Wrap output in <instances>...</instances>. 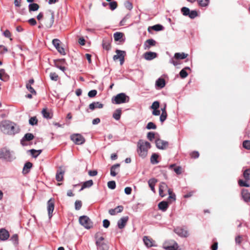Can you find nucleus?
<instances>
[{
	"mask_svg": "<svg viewBox=\"0 0 250 250\" xmlns=\"http://www.w3.org/2000/svg\"><path fill=\"white\" fill-rule=\"evenodd\" d=\"M0 129L3 133L8 135H15L20 131L19 126L9 120H4L0 123Z\"/></svg>",
	"mask_w": 250,
	"mask_h": 250,
	"instance_id": "1",
	"label": "nucleus"
},
{
	"mask_svg": "<svg viewBox=\"0 0 250 250\" xmlns=\"http://www.w3.org/2000/svg\"><path fill=\"white\" fill-rule=\"evenodd\" d=\"M151 148L150 144L143 140H139L137 144V152L142 159L146 157L148 154V150Z\"/></svg>",
	"mask_w": 250,
	"mask_h": 250,
	"instance_id": "2",
	"label": "nucleus"
},
{
	"mask_svg": "<svg viewBox=\"0 0 250 250\" xmlns=\"http://www.w3.org/2000/svg\"><path fill=\"white\" fill-rule=\"evenodd\" d=\"M96 245L99 250H108V246L107 244L105 243L104 238L102 236L98 237V234H96Z\"/></svg>",
	"mask_w": 250,
	"mask_h": 250,
	"instance_id": "3",
	"label": "nucleus"
},
{
	"mask_svg": "<svg viewBox=\"0 0 250 250\" xmlns=\"http://www.w3.org/2000/svg\"><path fill=\"white\" fill-rule=\"evenodd\" d=\"M181 11L184 16H188L192 19L198 16V13L196 10L190 11L189 9L186 7H182Z\"/></svg>",
	"mask_w": 250,
	"mask_h": 250,
	"instance_id": "4",
	"label": "nucleus"
},
{
	"mask_svg": "<svg viewBox=\"0 0 250 250\" xmlns=\"http://www.w3.org/2000/svg\"><path fill=\"white\" fill-rule=\"evenodd\" d=\"M79 221L81 225L87 229L92 227V223L87 216L83 215L80 217Z\"/></svg>",
	"mask_w": 250,
	"mask_h": 250,
	"instance_id": "5",
	"label": "nucleus"
},
{
	"mask_svg": "<svg viewBox=\"0 0 250 250\" xmlns=\"http://www.w3.org/2000/svg\"><path fill=\"white\" fill-rule=\"evenodd\" d=\"M115 103L116 104H120L122 103H125L128 102L129 101V97L127 96L125 93H121L117 94L114 98Z\"/></svg>",
	"mask_w": 250,
	"mask_h": 250,
	"instance_id": "6",
	"label": "nucleus"
},
{
	"mask_svg": "<svg viewBox=\"0 0 250 250\" xmlns=\"http://www.w3.org/2000/svg\"><path fill=\"white\" fill-rule=\"evenodd\" d=\"M45 20L46 27H51L54 21V13L52 11H49L46 16Z\"/></svg>",
	"mask_w": 250,
	"mask_h": 250,
	"instance_id": "7",
	"label": "nucleus"
},
{
	"mask_svg": "<svg viewBox=\"0 0 250 250\" xmlns=\"http://www.w3.org/2000/svg\"><path fill=\"white\" fill-rule=\"evenodd\" d=\"M71 140L76 145H80L85 142L84 137L80 134H75L71 136Z\"/></svg>",
	"mask_w": 250,
	"mask_h": 250,
	"instance_id": "8",
	"label": "nucleus"
},
{
	"mask_svg": "<svg viewBox=\"0 0 250 250\" xmlns=\"http://www.w3.org/2000/svg\"><path fill=\"white\" fill-rule=\"evenodd\" d=\"M0 158L8 161H11L13 159L10 151L5 148L1 149L0 151Z\"/></svg>",
	"mask_w": 250,
	"mask_h": 250,
	"instance_id": "9",
	"label": "nucleus"
},
{
	"mask_svg": "<svg viewBox=\"0 0 250 250\" xmlns=\"http://www.w3.org/2000/svg\"><path fill=\"white\" fill-rule=\"evenodd\" d=\"M116 55L113 56V60L116 61L118 59L120 60V64L122 65L125 61V51H122L120 50H116Z\"/></svg>",
	"mask_w": 250,
	"mask_h": 250,
	"instance_id": "10",
	"label": "nucleus"
},
{
	"mask_svg": "<svg viewBox=\"0 0 250 250\" xmlns=\"http://www.w3.org/2000/svg\"><path fill=\"white\" fill-rule=\"evenodd\" d=\"M174 231L181 237H187L189 235L188 231L183 227H177L174 229Z\"/></svg>",
	"mask_w": 250,
	"mask_h": 250,
	"instance_id": "11",
	"label": "nucleus"
},
{
	"mask_svg": "<svg viewBox=\"0 0 250 250\" xmlns=\"http://www.w3.org/2000/svg\"><path fill=\"white\" fill-rule=\"evenodd\" d=\"M156 147L160 149H165L167 148L168 145V143L167 141L158 139L155 141Z\"/></svg>",
	"mask_w": 250,
	"mask_h": 250,
	"instance_id": "12",
	"label": "nucleus"
},
{
	"mask_svg": "<svg viewBox=\"0 0 250 250\" xmlns=\"http://www.w3.org/2000/svg\"><path fill=\"white\" fill-rule=\"evenodd\" d=\"M54 209V201L52 199H49L47 202V211L49 218L52 216V213Z\"/></svg>",
	"mask_w": 250,
	"mask_h": 250,
	"instance_id": "13",
	"label": "nucleus"
},
{
	"mask_svg": "<svg viewBox=\"0 0 250 250\" xmlns=\"http://www.w3.org/2000/svg\"><path fill=\"white\" fill-rule=\"evenodd\" d=\"M168 186L164 182H161L159 185V195L162 197H164L166 196V194L164 193V191L166 190H168Z\"/></svg>",
	"mask_w": 250,
	"mask_h": 250,
	"instance_id": "14",
	"label": "nucleus"
},
{
	"mask_svg": "<svg viewBox=\"0 0 250 250\" xmlns=\"http://www.w3.org/2000/svg\"><path fill=\"white\" fill-rule=\"evenodd\" d=\"M163 248L166 250H180L179 247L176 242H172L170 246H167V243H164Z\"/></svg>",
	"mask_w": 250,
	"mask_h": 250,
	"instance_id": "15",
	"label": "nucleus"
},
{
	"mask_svg": "<svg viewBox=\"0 0 250 250\" xmlns=\"http://www.w3.org/2000/svg\"><path fill=\"white\" fill-rule=\"evenodd\" d=\"M128 216H124L122 217L118 221V227L119 229H123L126 225L128 220Z\"/></svg>",
	"mask_w": 250,
	"mask_h": 250,
	"instance_id": "16",
	"label": "nucleus"
},
{
	"mask_svg": "<svg viewBox=\"0 0 250 250\" xmlns=\"http://www.w3.org/2000/svg\"><path fill=\"white\" fill-rule=\"evenodd\" d=\"M9 237V232L4 229H0V240L2 241L6 240Z\"/></svg>",
	"mask_w": 250,
	"mask_h": 250,
	"instance_id": "17",
	"label": "nucleus"
},
{
	"mask_svg": "<svg viewBox=\"0 0 250 250\" xmlns=\"http://www.w3.org/2000/svg\"><path fill=\"white\" fill-rule=\"evenodd\" d=\"M143 241L145 245L148 248L154 246V244L155 241L148 236H144L143 238Z\"/></svg>",
	"mask_w": 250,
	"mask_h": 250,
	"instance_id": "18",
	"label": "nucleus"
},
{
	"mask_svg": "<svg viewBox=\"0 0 250 250\" xmlns=\"http://www.w3.org/2000/svg\"><path fill=\"white\" fill-rule=\"evenodd\" d=\"M42 114L44 118L50 119L53 117V113L47 108H43L42 111Z\"/></svg>",
	"mask_w": 250,
	"mask_h": 250,
	"instance_id": "19",
	"label": "nucleus"
},
{
	"mask_svg": "<svg viewBox=\"0 0 250 250\" xmlns=\"http://www.w3.org/2000/svg\"><path fill=\"white\" fill-rule=\"evenodd\" d=\"M34 137V135L32 133H26L21 140V144L22 145L24 146L25 145V144H24V141H31L33 139Z\"/></svg>",
	"mask_w": 250,
	"mask_h": 250,
	"instance_id": "20",
	"label": "nucleus"
},
{
	"mask_svg": "<svg viewBox=\"0 0 250 250\" xmlns=\"http://www.w3.org/2000/svg\"><path fill=\"white\" fill-rule=\"evenodd\" d=\"M241 194L243 199L245 202H248L250 201V193L247 189H243Z\"/></svg>",
	"mask_w": 250,
	"mask_h": 250,
	"instance_id": "21",
	"label": "nucleus"
},
{
	"mask_svg": "<svg viewBox=\"0 0 250 250\" xmlns=\"http://www.w3.org/2000/svg\"><path fill=\"white\" fill-rule=\"evenodd\" d=\"M103 106V104L99 102H93L89 105V108L91 110H93L96 108H102Z\"/></svg>",
	"mask_w": 250,
	"mask_h": 250,
	"instance_id": "22",
	"label": "nucleus"
},
{
	"mask_svg": "<svg viewBox=\"0 0 250 250\" xmlns=\"http://www.w3.org/2000/svg\"><path fill=\"white\" fill-rule=\"evenodd\" d=\"M157 57V54L155 52H147L144 54V58L146 60H151Z\"/></svg>",
	"mask_w": 250,
	"mask_h": 250,
	"instance_id": "23",
	"label": "nucleus"
},
{
	"mask_svg": "<svg viewBox=\"0 0 250 250\" xmlns=\"http://www.w3.org/2000/svg\"><path fill=\"white\" fill-rule=\"evenodd\" d=\"M123 36L124 34L122 32H115L113 35L114 40L116 42H124V39H123Z\"/></svg>",
	"mask_w": 250,
	"mask_h": 250,
	"instance_id": "24",
	"label": "nucleus"
},
{
	"mask_svg": "<svg viewBox=\"0 0 250 250\" xmlns=\"http://www.w3.org/2000/svg\"><path fill=\"white\" fill-rule=\"evenodd\" d=\"M156 42L153 39H148L146 40L144 44L145 49H148L151 46L155 45Z\"/></svg>",
	"mask_w": 250,
	"mask_h": 250,
	"instance_id": "25",
	"label": "nucleus"
},
{
	"mask_svg": "<svg viewBox=\"0 0 250 250\" xmlns=\"http://www.w3.org/2000/svg\"><path fill=\"white\" fill-rule=\"evenodd\" d=\"M156 86L162 88L165 87L166 85L165 80L163 78H159L156 81L155 83Z\"/></svg>",
	"mask_w": 250,
	"mask_h": 250,
	"instance_id": "26",
	"label": "nucleus"
},
{
	"mask_svg": "<svg viewBox=\"0 0 250 250\" xmlns=\"http://www.w3.org/2000/svg\"><path fill=\"white\" fill-rule=\"evenodd\" d=\"M151 30H153L155 31H159L164 30V27L161 24H156L152 26H149L148 27V31H150Z\"/></svg>",
	"mask_w": 250,
	"mask_h": 250,
	"instance_id": "27",
	"label": "nucleus"
},
{
	"mask_svg": "<svg viewBox=\"0 0 250 250\" xmlns=\"http://www.w3.org/2000/svg\"><path fill=\"white\" fill-rule=\"evenodd\" d=\"M168 203L166 201H162L158 204L159 209L162 210L163 211H166L168 208Z\"/></svg>",
	"mask_w": 250,
	"mask_h": 250,
	"instance_id": "28",
	"label": "nucleus"
},
{
	"mask_svg": "<svg viewBox=\"0 0 250 250\" xmlns=\"http://www.w3.org/2000/svg\"><path fill=\"white\" fill-rule=\"evenodd\" d=\"M102 45L103 48L105 49L106 50L108 51L110 50L111 48L110 40L107 39L103 40Z\"/></svg>",
	"mask_w": 250,
	"mask_h": 250,
	"instance_id": "29",
	"label": "nucleus"
},
{
	"mask_svg": "<svg viewBox=\"0 0 250 250\" xmlns=\"http://www.w3.org/2000/svg\"><path fill=\"white\" fill-rule=\"evenodd\" d=\"M157 182V180L155 178H151L149 179L148 181V184L149 186V187L151 188V190L155 192V185L156 183Z\"/></svg>",
	"mask_w": 250,
	"mask_h": 250,
	"instance_id": "30",
	"label": "nucleus"
},
{
	"mask_svg": "<svg viewBox=\"0 0 250 250\" xmlns=\"http://www.w3.org/2000/svg\"><path fill=\"white\" fill-rule=\"evenodd\" d=\"M32 167V164L30 162H26L23 168V173H27L29 171V169Z\"/></svg>",
	"mask_w": 250,
	"mask_h": 250,
	"instance_id": "31",
	"label": "nucleus"
},
{
	"mask_svg": "<svg viewBox=\"0 0 250 250\" xmlns=\"http://www.w3.org/2000/svg\"><path fill=\"white\" fill-rule=\"evenodd\" d=\"M93 184V181L92 180H90L84 182L82 185L81 188L80 189V191L83 190L85 188H87L91 187Z\"/></svg>",
	"mask_w": 250,
	"mask_h": 250,
	"instance_id": "32",
	"label": "nucleus"
},
{
	"mask_svg": "<svg viewBox=\"0 0 250 250\" xmlns=\"http://www.w3.org/2000/svg\"><path fill=\"white\" fill-rule=\"evenodd\" d=\"M120 167V164H117L113 165L110 168V175L112 176H115L117 175L116 169Z\"/></svg>",
	"mask_w": 250,
	"mask_h": 250,
	"instance_id": "33",
	"label": "nucleus"
},
{
	"mask_svg": "<svg viewBox=\"0 0 250 250\" xmlns=\"http://www.w3.org/2000/svg\"><path fill=\"white\" fill-rule=\"evenodd\" d=\"M159 156L156 153H153L150 157V162L152 164H157L159 163L158 158Z\"/></svg>",
	"mask_w": 250,
	"mask_h": 250,
	"instance_id": "34",
	"label": "nucleus"
},
{
	"mask_svg": "<svg viewBox=\"0 0 250 250\" xmlns=\"http://www.w3.org/2000/svg\"><path fill=\"white\" fill-rule=\"evenodd\" d=\"M188 55L185 53H176L174 54V58L176 59H184L188 57Z\"/></svg>",
	"mask_w": 250,
	"mask_h": 250,
	"instance_id": "35",
	"label": "nucleus"
},
{
	"mask_svg": "<svg viewBox=\"0 0 250 250\" xmlns=\"http://www.w3.org/2000/svg\"><path fill=\"white\" fill-rule=\"evenodd\" d=\"M64 171L62 170L58 171L56 175V180L58 182L62 181L63 179Z\"/></svg>",
	"mask_w": 250,
	"mask_h": 250,
	"instance_id": "36",
	"label": "nucleus"
},
{
	"mask_svg": "<svg viewBox=\"0 0 250 250\" xmlns=\"http://www.w3.org/2000/svg\"><path fill=\"white\" fill-rule=\"evenodd\" d=\"M29 11H37L39 8V5L36 3H30L29 4Z\"/></svg>",
	"mask_w": 250,
	"mask_h": 250,
	"instance_id": "37",
	"label": "nucleus"
},
{
	"mask_svg": "<svg viewBox=\"0 0 250 250\" xmlns=\"http://www.w3.org/2000/svg\"><path fill=\"white\" fill-rule=\"evenodd\" d=\"M122 113V110L121 109H117L115 110L114 113L113 114V117L116 120H119L121 118V115Z\"/></svg>",
	"mask_w": 250,
	"mask_h": 250,
	"instance_id": "38",
	"label": "nucleus"
},
{
	"mask_svg": "<svg viewBox=\"0 0 250 250\" xmlns=\"http://www.w3.org/2000/svg\"><path fill=\"white\" fill-rule=\"evenodd\" d=\"M187 69L189 70L190 68L188 67H186L180 72V76L182 78H185L188 76V74L186 71Z\"/></svg>",
	"mask_w": 250,
	"mask_h": 250,
	"instance_id": "39",
	"label": "nucleus"
},
{
	"mask_svg": "<svg viewBox=\"0 0 250 250\" xmlns=\"http://www.w3.org/2000/svg\"><path fill=\"white\" fill-rule=\"evenodd\" d=\"M243 177L246 181L250 180V168L245 170L243 172Z\"/></svg>",
	"mask_w": 250,
	"mask_h": 250,
	"instance_id": "40",
	"label": "nucleus"
},
{
	"mask_svg": "<svg viewBox=\"0 0 250 250\" xmlns=\"http://www.w3.org/2000/svg\"><path fill=\"white\" fill-rule=\"evenodd\" d=\"M199 5L202 7L207 6L209 2V0H197Z\"/></svg>",
	"mask_w": 250,
	"mask_h": 250,
	"instance_id": "41",
	"label": "nucleus"
},
{
	"mask_svg": "<svg viewBox=\"0 0 250 250\" xmlns=\"http://www.w3.org/2000/svg\"><path fill=\"white\" fill-rule=\"evenodd\" d=\"M238 184L240 187H249L250 185L247 182L246 180L244 181L242 179H240L238 182Z\"/></svg>",
	"mask_w": 250,
	"mask_h": 250,
	"instance_id": "42",
	"label": "nucleus"
},
{
	"mask_svg": "<svg viewBox=\"0 0 250 250\" xmlns=\"http://www.w3.org/2000/svg\"><path fill=\"white\" fill-rule=\"evenodd\" d=\"M168 193L169 194V200L172 199L173 201H175L176 200L175 194L172 192V191L171 189H168Z\"/></svg>",
	"mask_w": 250,
	"mask_h": 250,
	"instance_id": "43",
	"label": "nucleus"
},
{
	"mask_svg": "<svg viewBox=\"0 0 250 250\" xmlns=\"http://www.w3.org/2000/svg\"><path fill=\"white\" fill-rule=\"evenodd\" d=\"M29 123L32 125H36L38 124V120L36 117H32L30 118Z\"/></svg>",
	"mask_w": 250,
	"mask_h": 250,
	"instance_id": "44",
	"label": "nucleus"
},
{
	"mask_svg": "<svg viewBox=\"0 0 250 250\" xmlns=\"http://www.w3.org/2000/svg\"><path fill=\"white\" fill-rule=\"evenodd\" d=\"M49 76L50 79L53 81H57L58 80L59 76L58 74L55 72L50 73Z\"/></svg>",
	"mask_w": 250,
	"mask_h": 250,
	"instance_id": "45",
	"label": "nucleus"
},
{
	"mask_svg": "<svg viewBox=\"0 0 250 250\" xmlns=\"http://www.w3.org/2000/svg\"><path fill=\"white\" fill-rule=\"evenodd\" d=\"M107 186L108 188L114 189L116 188V183L114 181H111L107 183Z\"/></svg>",
	"mask_w": 250,
	"mask_h": 250,
	"instance_id": "46",
	"label": "nucleus"
},
{
	"mask_svg": "<svg viewBox=\"0 0 250 250\" xmlns=\"http://www.w3.org/2000/svg\"><path fill=\"white\" fill-rule=\"evenodd\" d=\"M26 88L29 90V91L34 95H36V92L34 90V89L29 84V83H26Z\"/></svg>",
	"mask_w": 250,
	"mask_h": 250,
	"instance_id": "47",
	"label": "nucleus"
},
{
	"mask_svg": "<svg viewBox=\"0 0 250 250\" xmlns=\"http://www.w3.org/2000/svg\"><path fill=\"white\" fill-rule=\"evenodd\" d=\"M243 146L248 150H250V141H244L243 143Z\"/></svg>",
	"mask_w": 250,
	"mask_h": 250,
	"instance_id": "48",
	"label": "nucleus"
},
{
	"mask_svg": "<svg viewBox=\"0 0 250 250\" xmlns=\"http://www.w3.org/2000/svg\"><path fill=\"white\" fill-rule=\"evenodd\" d=\"M146 128L147 129H155L156 128V125L153 122H149Z\"/></svg>",
	"mask_w": 250,
	"mask_h": 250,
	"instance_id": "49",
	"label": "nucleus"
},
{
	"mask_svg": "<svg viewBox=\"0 0 250 250\" xmlns=\"http://www.w3.org/2000/svg\"><path fill=\"white\" fill-rule=\"evenodd\" d=\"M167 116V112H162L160 117V120L161 123H163L166 120Z\"/></svg>",
	"mask_w": 250,
	"mask_h": 250,
	"instance_id": "50",
	"label": "nucleus"
},
{
	"mask_svg": "<svg viewBox=\"0 0 250 250\" xmlns=\"http://www.w3.org/2000/svg\"><path fill=\"white\" fill-rule=\"evenodd\" d=\"M160 106V103L158 101H155L152 104L150 108L152 109H157Z\"/></svg>",
	"mask_w": 250,
	"mask_h": 250,
	"instance_id": "51",
	"label": "nucleus"
},
{
	"mask_svg": "<svg viewBox=\"0 0 250 250\" xmlns=\"http://www.w3.org/2000/svg\"><path fill=\"white\" fill-rule=\"evenodd\" d=\"M110 9L111 10H115L117 7V3L116 1H111L109 3Z\"/></svg>",
	"mask_w": 250,
	"mask_h": 250,
	"instance_id": "52",
	"label": "nucleus"
},
{
	"mask_svg": "<svg viewBox=\"0 0 250 250\" xmlns=\"http://www.w3.org/2000/svg\"><path fill=\"white\" fill-rule=\"evenodd\" d=\"M82 202L81 201L77 200L75 203V208L76 210H79L82 207Z\"/></svg>",
	"mask_w": 250,
	"mask_h": 250,
	"instance_id": "53",
	"label": "nucleus"
},
{
	"mask_svg": "<svg viewBox=\"0 0 250 250\" xmlns=\"http://www.w3.org/2000/svg\"><path fill=\"white\" fill-rule=\"evenodd\" d=\"M124 5L125 8H126L127 9L129 10H131L133 8L132 3L129 1H126L125 2Z\"/></svg>",
	"mask_w": 250,
	"mask_h": 250,
	"instance_id": "54",
	"label": "nucleus"
},
{
	"mask_svg": "<svg viewBox=\"0 0 250 250\" xmlns=\"http://www.w3.org/2000/svg\"><path fill=\"white\" fill-rule=\"evenodd\" d=\"M97 93V91L96 90H91L88 93V96L90 98H93L95 97Z\"/></svg>",
	"mask_w": 250,
	"mask_h": 250,
	"instance_id": "55",
	"label": "nucleus"
},
{
	"mask_svg": "<svg viewBox=\"0 0 250 250\" xmlns=\"http://www.w3.org/2000/svg\"><path fill=\"white\" fill-rule=\"evenodd\" d=\"M147 138L150 141H152L155 138V134L153 132H148L147 134Z\"/></svg>",
	"mask_w": 250,
	"mask_h": 250,
	"instance_id": "56",
	"label": "nucleus"
},
{
	"mask_svg": "<svg viewBox=\"0 0 250 250\" xmlns=\"http://www.w3.org/2000/svg\"><path fill=\"white\" fill-rule=\"evenodd\" d=\"M11 240L15 244L18 243V235L16 234H14L11 237Z\"/></svg>",
	"mask_w": 250,
	"mask_h": 250,
	"instance_id": "57",
	"label": "nucleus"
},
{
	"mask_svg": "<svg viewBox=\"0 0 250 250\" xmlns=\"http://www.w3.org/2000/svg\"><path fill=\"white\" fill-rule=\"evenodd\" d=\"M52 43L56 48L60 46V41L58 39H55L52 41Z\"/></svg>",
	"mask_w": 250,
	"mask_h": 250,
	"instance_id": "58",
	"label": "nucleus"
},
{
	"mask_svg": "<svg viewBox=\"0 0 250 250\" xmlns=\"http://www.w3.org/2000/svg\"><path fill=\"white\" fill-rule=\"evenodd\" d=\"M58 51L62 55H64L65 54L64 49L63 47L60 46L56 48Z\"/></svg>",
	"mask_w": 250,
	"mask_h": 250,
	"instance_id": "59",
	"label": "nucleus"
},
{
	"mask_svg": "<svg viewBox=\"0 0 250 250\" xmlns=\"http://www.w3.org/2000/svg\"><path fill=\"white\" fill-rule=\"evenodd\" d=\"M109 225H110V222L108 220H107V219L104 220L103 226L104 228H107L109 226Z\"/></svg>",
	"mask_w": 250,
	"mask_h": 250,
	"instance_id": "60",
	"label": "nucleus"
},
{
	"mask_svg": "<svg viewBox=\"0 0 250 250\" xmlns=\"http://www.w3.org/2000/svg\"><path fill=\"white\" fill-rule=\"evenodd\" d=\"M7 51V48L3 45H0V54L6 52Z\"/></svg>",
	"mask_w": 250,
	"mask_h": 250,
	"instance_id": "61",
	"label": "nucleus"
},
{
	"mask_svg": "<svg viewBox=\"0 0 250 250\" xmlns=\"http://www.w3.org/2000/svg\"><path fill=\"white\" fill-rule=\"evenodd\" d=\"M114 209L117 213H120L123 211L124 207L122 206H118Z\"/></svg>",
	"mask_w": 250,
	"mask_h": 250,
	"instance_id": "62",
	"label": "nucleus"
},
{
	"mask_svg": "<svg viewBox=\"0 0 250 250\" xmlns=\"http://www.w3.org/2000/svg\"><path fill=\"white\" fill-rule=\"evenodd\" d=\"M190 156L192 158H197L199 157V154L197 151H194L190 154Z\"/></svg>",
	"mask_w": 250,
	"mask_h": 250,
	"instance_id": "63",
	"label": "nucleus"
},
{
	"mask_svg": "<svg viewBox=\"0 0 250 250\" xmlns=\"http://www.w3.org/2000/svg\"><path fill=\"white\" fill-rule=\"evenodd\" d=\"M181 170L182 168L180 167H177L174 168V172L177 174H180L181 173Z\"/></svg>",
	"mask_w": 250,
	"mask_h": 250,
	"instance_id": "64",
	"label": "nucleus"
}]
</instances>
